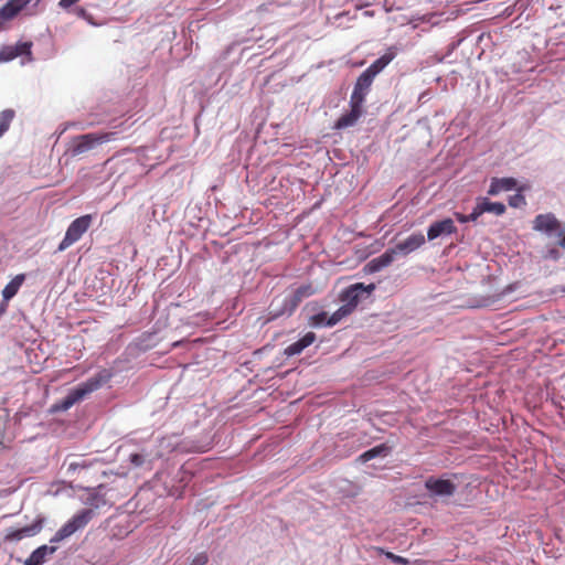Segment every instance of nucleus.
<instances>
[{
	"instance_id": "obj_1",
	"label": "nucleus",
	"mask_w": 565,
	"mask_h": 565,
	"mask_svg": "<svg viewBox=\"0 0 565 565\" xmlns=\"http://www.w3.org/2000/svg\"><path fill=\"white\" fill-rule=\"evenodd\" d=\"M110 379L111 373L109 371L103 370L98 372L96 375L88 379L85 383L70 391V393L62 399L60 408L64 411L68 409L74 404L86 397L88 394L100 388Z\"/></svg>"
},
{
	"instance_id": "obj_2",
	"label": "nucleus",
	"mask_w": 565,
	"mask_h": 565,
	"mask_svg": "<svg viewBox=\"0 0 565 565\" xmlns=\"http://www.w3.org/2000/svg\"><path fill=\"white\" fill-rule=\"evenodd\" d=\"M93 516V509H84L77 512L56 532V534L51 539V542L58 543L74 534L76 531L84 529L90 522Z\"/></svg>"
},
{
	"instance_id": "obj_3",
	"label": "nucleus",
	"mask_w": 565,
	"mask_h": 565,
	"mask_svg": "<svg viewBox=\"0 0 565 565\" xmlns=\"http://www.w3.org/2000/svg\"><path fill=\"white\" fill-rule=\"evenodd\" d=\"M92 223H93V216L90 214H85V215H82V216L77 217L76 220H74L70 224V226L65 233V236L62 239V242L60 243L57 249L60 252H63L66 248H68L70 246H72L74 243L79 241L81 237L88 231Z\"/></svg>"
},
{
	"instance_id": "obj_4",
	"label": "nucleus",
	"mask_w": 565,
	"mask_h": 565,
	"mask_svg": "<svg viewBox=\"0 0 565 565\" xmlns=\"http://www.w3.org/2000/svg\"><path fill=\"white\" fill-rule=\"evenodd\" d=\"M115 132L86 134L74 138L72 153L78 156L114 139Z\"/></svg>"
},
{
	"instance_id": "obj_5",
	"label": "nucleus",
	"mask_w": 565,
	"mask_h": 565,
	"mask_svg": "<svg viewBox=\"0 0 565 565\" xmlns=\"http://www.w3.org/2000/svg\"><path fill=\"white\" fill-rule=\"evenodd\" d=\"M425 488L431 498H449L457 490V486L449 479L429 477L425 481Z\"/></svg>"
},
{
	"instance_id": "obj_6",
	"label": "nucleus",
	"mask_w": 565,
	"mask_h": 565,
	"mask_svg": "<svg viewBox=\"0 0 565 565\" xmlns=\"http://www.w3.org/2000/svg\"><path fill=\"white\" fill-rule=\"evenodd\" d=\"M374 289H375L374 284H370V285L365 286L362 282H356L354 285H351L347 289H344L341 292L340 299H341V301L344 302L345 306H349L350 309L352 311H354L360 302L362 294L366 292L367 295H370L371 292L374 291Z\"/></svg>"
},
{
	"instance_id": "obj_7",
	"label": "nucleus",
	"mask_w": 565,
	"mask_h": 565,
	"mask_svg": "<svg viewBox=\"0 0 565 565\" xmlns=\"http://www.w3.org/2000/svg\"><path fill=\"white\" fill-rule=\"evenodd\" d=\"M31 2V0H9L0 8V32L8 30L11 21Z\"/></svg>"
},
{
	"instance_id": "obj_8",
	"label": "nucleus",
	"mask_w": 565,
	"mask_h": 565,
	"mask_svg": "<svg viewBox=\"0 0 565 565\" xmlns=\"http://www.w3.org/2000/svg\"><path fill=\"white\" fill-rule=\"evenodd\" d=\"M31 42L18 43L15 45H7L0 49V63H6L14 60L19 56H28V61H31Z\"/></svg>"
},
{
	"instance_id": "obj_9",
	"label": "nucleus",
	"mask_w": 565,
	"mask_h": 565,
	"mask_svg": "<svg viewBox=\"0 0 565 565\" xmlns=\"http://www.w3.org/2000/svg\"><path fill=\"white\" fill-rule=\"evenodd\" d=\"M373 81L370 74L363 72L356 79L350 100L363 105Z\"/></svg>"
},
{
	"instance_id": "obj_10",
	"label": "nucleus",
	"mask_w": 565,
	"mask_h": 565,
	"mask_svg": "<svg viewBox=\"0 0 565 565\" xmlns=\"http://www.w3.org/2000/svg\"><path fill=\"white\" fill-rule=\"evenodd\" d=\"M316 294V289L311 284L299 286L290 296L285 299V306L288 308V313L291 315L300 302Z\"/></svg>"
},
{
	"instance_id": "obj_11",
	"label": "nucleus",
	"mask_w": 565,
	"mask_h": 565,
	"mask_svg": "<svg viewBox=\"0 0 565 565\" xmlns=\"http://www.w3.org/2000/svg\"><path fill=\"white\" fill-rule=\"evenodd\" d=\"M457 232V227L451 218H444L441 221L434 222L427 231V238L434 241L441 235H451Z\"/></svg>"
},
{
	"instance_id": "obj_12",
	"label": "nucleus",
	"mask_w": 565,
	"mask_h": 565,
	"mask_svg": "<svg viewBox=\"0 0 565 565\" xmlns=\"http://www.w3.org/2000/svg\"><path fill=\"white\" fill-rule=\"evenodd\" d=\"M362 114L363 105L350 100V111L339 117L334 128L344 129L354 126Z\"/></svg>"
},
{
	"instance_id": "obj_13",
	"label": "nucleus",
	"mask_w": 565,
	"mask_h": 565,
	"mask_svg": "<svg viewBox=\"0 0 565 565\" xmlns=\"http://www.w3.org/2000/svg\"><path fill=\"white\" fill-rule=\"evenodd\" d=\"M561 227L558 220L552 213L539 214L533 221V230L544 233L557 232Z\"/></svg>"
},
{
	"instance_id": "obj_14",
	"label": "nucleus",
	"mask_w": 565,
	"mask_h": 565,
	"mask_svg": "<svg viewBox=\"0 0 565 565\" xmlns=\"http://www.w3.org/2000/svg\"><path fill=\"white\" fill-rule=\"evenodd\" d=\"M425 236L422 233H414L403 242L396 244V246L393 249H396V253L407 255L422 247L425 244Z\"/></svg>"
},
{
	"instance_id": "obj_15",
	"label": "nucleus",
	"mask_w": 565,
	"mask_h": 565,
	"mask_svg": "<svg viewBox=\"0 0 565 565\" xmlns=\"http://www.w3.org/2000/svg\"><path fill=\"white\" fill-rule=\"evenodd\" d=\"M395 254H396V249L391 248V249L385 250L379 257L370 260L364 267L365 270L367 273L380 271L381 269L387 267L388 265H391L393 263Z\"/></svg>"
},
{
	"instance_id": "obj_16",
	"label": "nucleus",
	"mask_w": 565,
	"mask_h": 565,
	"mask_svg": "<svg viewBox=\"0 0 565 565\" xmlns=\"http://www.w3.org/2000/svg\"><path fill=\"white\" fill-rule=\"evenodd\" d=\"M316 340V334L313 332H307L300 340L291 343L285 349V354L287 356H294L300 354L306 348L311 345Z\"/></svg>"
},
{
	"instance_id": "obj_17",
	"label": "nucleus",
	"mask_w": 565,
	"mask_h": 565,
	"mask_svg": "<svg viewBox=\"0 0 565 565\" xmlns=\"http://www.w3.org/2000/svg\"><path fill=\"white\" fill-rule=\"evenodd\" d=\"M480 216L483 213H493L495 215H502L505 213V205L501 202H491L487 198L479 199L476 204Z\"/></svg>"
},
{
	"instance_id": "obj_18",
	"label": "nucleus",
	"mask_w": 565,
	"mask_h": 565,
	"mask_svg": "<svg viewBox=\"0 0 565 565\" xmlns=\"http://www.w3.org/2000/svg\"><path fill=\"white\" fill-rule=\"evenodd\" d=\"M516 186V180L513 178H494L491 181L488 194L497 195L501 191H510Z\"/></svg>"
},
{
	"instance_id": "obj_19",
	"label": "nucleus",
	"mask_w": 565,
	"mask_h": 565,
	"mask_svg": "<svg viewBox=\"0 0 565 565\" xmlns=\"http://www.w3.org/2000/svg\"><path fill=\"white\" fill-rule=\"evenodd\" d=\"M394 58V54L386 53L379 57L376 61H374L365 71L364 73L370 74L372 78H375V76L382 72Z\"/></svg>"
},
{
	"instance_id": "obj_20",
	"label": "nucleus",
	"mask_w": 565,
	"mask_h": 565,
	"mask_svg": "<svg viewBox=\"0 0 565 565\" xmlns=\"http://www.w3.org/2000/svg\"><path fill=\"white\" fill-rule=\"evenodd\" d=\"M24 281V275H17L2 290V296L4 300H10L13 298L22 282Z\"/></svg>"
},
{
	"instance_id": "obj_21",
	"label": "nucleus",
	"mask_w": 565,
	"mask_h": 565,
	"mask_svg": "<svg viewBox=\"0 0 565 565\" xmlns=\"http://www.w3.org/2000/svg\"><path fill=\"white\" fill-rule=\"evenodd\" d=\"M390 450H391V448L388 446H386L385 444H381V445L375 446L372 449H369L365 452H363L359 457V460L361 462H366L375 457L386 456L390 452Z\"/></svg>"
},
{
	"instance_id": "obj_22",
	"label": "nucleus",
	"mask_w": 565,
	"mask_h": 565,
	"mask_svg": "<svg viewBox=\"0 0 565 565\" xmlns=\"http://www.w3.org/2000/svg\"><path fill=\"white\" fill-rule=\"evenodd\" d=\"M353 311L349 306L342 305L337 311H334L327 321V327H333L339 323L342 319L350 316Z\"/></svg>"
},
{
	"instance_id": "obj_23",
	"label": "nucleus",
	"mask_w": 565,
	"mask_h": 565,
	"mask_svg": "<svg viewBox=\"0 0 565 565\" xmlns=\"http://www.w3.org/2000/svg\"><path fill=\"white\" fill-rule=\"evenodd\" d=\"M13 118L14 111L12 109H6L0 113V137L8 131Z\"/></svg>"
},
{
	"instance_id": "obj_24",
	"label": "nucleus",
	"mask_w": 565,
	"mask_h": 565,
	"mask_svg": "<svg viewBox=\"0 0 565 565\" xmlns=\"http://www.w3.org/2000/svg\"><path fill=\"white\" fill-rule=\"evenodd\" d=\"M51 545H42L40 547H38V565H41L47 555L54 553L57 548V546L55 545L56 543H52L50 541Z\"/></svg>"
},
{
	"instance_id": "obj_25",
	"label": "nucleus",
	"mask_w": 565,
	"mask_h": 565,
	"mask_svg": "<svg viewBox=\"0 0 565 565\" xmlns=\"http://www.w3.org/2000/svg\"><path fill=\"white\" fill-rule=\"evenodd\" d=\"M92 466V462L84 459V458H79L77 460H73V461H70L68 462V466H67V471L68 472H75L77 470H81V469H86L88 467Z\"/></svg>"
},
{
	"instance_id": "obj_26",
	"label": "nucleus",
	"mask_w": 565,
	"mask_h": 565,
	"mask_svg": "<svg viewBox=\"0 0 565 565\" xmlns=\"http://www.w3.org/2000/svg\"><path fill=\"white\" fill-rule=\"evenodd\" d=\"M455 216H456L458 222H460V223H468V222H476L480 217V214L478 212L477 206H475L470 214L465 215L462 213H458L457 212V213H455Z\"/></svg>"
},
{
	"instance_id": "obj_27",
	"label": "nucleus",
	"mask_w": 565,
	"mask_h": 565,
	"mask_svg": "<svg viewBox=\"0 0 565 565\" xmlns=\"http://www.w3.org/2000/svg\"><path fill=\"white\" fill-rule=\"evenodd\" d=\"M509 204L512 207H522L526 204L525 198L521 193H515L509 198Z\"/></svg>"
},
{
	"instance_id": "obj_28",
	"label": "nucleus",
	"mask_w": 565,
	"mask_h": 565,
	"mask_svg": "<svg viewBox=\"0 0 565 565\" xmlns=\"http://www.w3.org/2000/svg\"><path fill=\"white\" fill-rule=\"evenodd\" d=\"M30 531H31L30 527H23L20 530L12 531L9 534H7V540H10V541L21 540L22 537L29 535Z\"/></svg>"
},
{
	"instance_id": "obj_29",
	"label": "nucleus",
	"mask_w": 565,
	"mask_h": 565,
	"mask_svg": "<svg viewBox=\"0 0 565 565\" xmlns=\"http://www.w3.org/2000/svg\"><path fill=\"white\" fill-rule=\"evenodd\" d=\"M328 319H329L328 313L322 311V312H319V313L312 316L310 318V322L312 326H316V327L322 326V324L327 326Z\"/></svg>"
},
{
	"instance_id": "obj_30",
	"label": "nucleus",
	"mask_w": 565,
	"mask_h": 565,
	"mask_svg": "<svg viewBox=\"0 0 565 565\" xmlns=\"http://www.w3.org/2000/svg\"><path fill=\"white\" fill-rule=\"evenodd\" d=\"M385 555H386V557L388 559H391L395 564H399V565H407V564H409V561L407 558L402 557L399 555H395L392 552H387Z\"/></svg>"
},
{
	"instance_id": "obj_31",
	"label": "nucleus",
	"mask_w": 565,
	"mask_h": 565,
	"mask_svg": "<svg viewBox=\"0 0 565 565\" xmlns=\"http://www.w3.org/2000/svg\"><path fill=\"white\" fill-rule=\"evenodd\" d=\"M207 562V554L203 552L195 555L190 565H206Z\"/></svg>"
},
{
	"instance_id": "obj_32",
	"label": "nucleus",
	"mask_w": 565,
	"mask_h": 565,
	"mask_svg": "<svg viewBox=\"0 0 565 565\" xmlns=\"http://www.w3.org/2000/svg\"><path fill=\"white\" fill-rule=\"evenodd\" d=\"M130 462L134 466L139 467V466H141L145 462V458L140 454H131L130 455Z\"/></svg>"
},
{
	"instance_id": "obj_33",
	"label": "nucleus",
	"mask_w": 565,
	"mask_h": 565,
	"mask_svg": "<svg viewBox=\"0 0 565 565\" xmlns=\"http://www.w3.org/2000/svg\"><path fill=\"white\" fill-rule=\"evenodd\" d=\"M79 0H61L60 1V6L63 7V8H68L73 4H75L76 2H78Z\"/></svg>"
},
{
	"instance_id": "obj_34",
	"label": "nucleus",
	"mask_w": 565,
	"mask_h": 565,
	"mask_svg": "<svg viewBox=\"0 0 565 565\" xmlns=\"http://www.w3.org/2000/svg\"><path fill=\"white\" fill-rule=\"evenodd\" d=\"M24 565H35V551H33L30 556L24 562Z\"/></svg>"
},
{
	"instance_id": "obj_35",
	"label": "nucleus",
	"mask_w": 565,
	"mask_h": 565,
	"mask_svg": "<svg viewBox=\"0 0 565 565\" xmlns=\"http://www.w3.org/2000/svg\"><path fill=\"white\" fill-rule=\"evenodd\" d=\"M6 307H7L6 305H1V307H0V318L6 312Z\"/></svg>"
},
{
	"instance_id": "obj_36",
	"label": "nucleus",
	"mask_w": 565,
	"mask_h": 565,
	"mask_svg": "<svg viewBox=\"0 0 565 565\" xmlns=\"http://www.w3.org/2000/svg\"><path fill=\"white\" fill-rule=\"evenodd\" d=\"M558 244L561 247L565 248V236L561 238Z\"/></svg>"
},
{
	"instance_id": "obj_37",
	"label": "nucleus",
	"mask_w": 565,
	"mask_h": 565,
	"mask_svg": "<svg viewBox=\"0 0 565 565\" xmlns=\"http://www.w3.org/2000/svg\"><path fill=\"white\" fill-rule=\"evenodd\" d=\"M285 311H288V308L285 306L284 311H280V315H284Z\"/></svg>"
}]
</instances>
